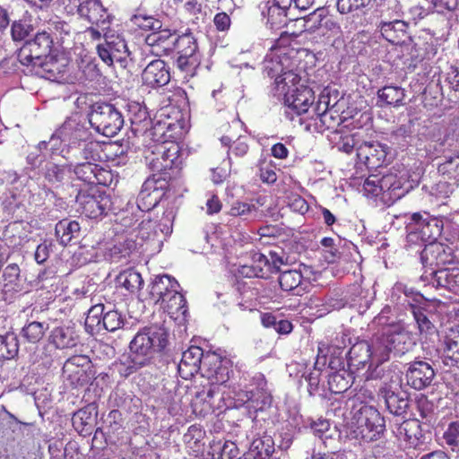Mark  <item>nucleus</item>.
Wrapping results in <instances>:
<instances>
[{"label":"nucleus","mask_w":459,"mask_h":459,"mask_svg":"<svg viewBox=\"0 0 459 459\" xmlns=\"http://www.w3.org/2000/svg\"><path fill=\"white\" fill-rule=\"evenodd\" d=\"M169 343V332L163 325H153L139 331L129 344L130 364L120 373L128 377L147 366L156 352L162 351Z\"/></svg>","instance_id":"nucleus-1"},{"label":"nucleus","mask_w":459,"mask_h":459,"mask_svg":"<svg viewBox=\"0 0 459 459\" xmlns=\"http://www.w3.org/2000/svg\"><path fill=\"white\" fill-rule=\"evenodd\" d=\"M415 345L413 335L402 325H391L374 337L377 364L387 361L390 355L401 357Z\"/></svg>","instance_id":"nucleus-2"},{"label":"nucleus","mask_w":459,"mask_h":459,"mask_svg":"<svg viewBox=\"0 0 459 459\" xmlns=\"http://www.w3.org/2000/svg\"><path fill=\"white\" fill-rule=\"evenodd\" d=\"M406 229L409 245H425L437 242L441 235L443 223L427 212H415L411 214Z\"/></svg>","instance_id":"nucleus-3"},{"label":"nucleus","mask_w":459,"mask_h":459,"mask_svg":"<svg viewBox=\"0 0 459 459\" xmlns=\"http://www.w3.org/2000/svg\"><path fill=\"white\" fill-rule=\"evenodd\" d=\"M89 122L99 134L113 137L123 128L125 120L114 105L102 102L91 106Z\"/></svg>","instance_id":"nucleus-4"},{"label":"nucleus","mask_w":459,"mask_h":459,"mask_svg":"<svg viewBox=\"0 0 459 459\" xmlns=\"http://www.w3.org/2000/svg\"><path fill=\"white\" fill-rule=\"evenodd\" d=\"M178 153L179 147L174 143L156 144L145 157L147 165L154 172L152 176H160L166 180L170 178L169 170L178 169L181 163Z\"/></svg>","instance_id":"nucleus-5"},{"label":"nucleus","mask_w":459,"mask_h":459,"mask_svg":"<svg viewBox=\"0 0 459 459\" xmlns=\"http://www.w3.org/2000/svg\"><path fill=\"white\" fill-rule=\"evenodd\" d=\"M356 438L365 442L378 439L385 429V421L381 413L373 406H362L354 416Z\"/></svg>","instance_id":"nucleus-6"},{"label":"nucleus","mask_w":459,"mask_h":459,"mask_svg":"<svg viewBox=\"0 0 459 459\" xmlns=\"http://www.w3.org/2000/svg\"><path fill=\"white\" fill-rule=\"evenodd\" d=\"M31 284L27 280L26 273L16 263L7 264L2 272L0 282V299L13 302L14 299L30 290Z\"/></svg>","instance_id":"nucleus-7"},{"label":"nucleus","mask_w":459,"mask_h":459,"mask_svg":"<svg viewBox=\"0 0 459 459\" xmlns=\"http://www.w3.org/2000/svg\"><path fill=\"white\" fill-rule=\"evenodd\" d=\"M173 50L177 51V67L186 76H194L201 65V54L198 50L196 39L191 33L176 36Z\"/></svg>","instance_id":"nucleus-8"},{"label":"nucleus","mask_w":459,"mask_h":459,"mask_svg":"<svg viewBox=\"0 0 459 459\" xmlns=\"http://www.w3.org/2000/svg\"><path fill=\"white\" fill-rule=\"evenodd\" d=\"M281 83V81H279ZM278 98H283L285 105L297 115H302L308 111L313 104L314 91L307 86L299 84V81L291 86V83L278 84V92L274 93Z\"/></svg>","instance_id":"nucleus-9"},{"label":"nucleus","mask_w":459,"mask_h":459,"mask_svg":"<svg viewBox=\"0 0 459 459\" xmlns=\"http://www.w3.org/2000/svg\"><path fill=\"white\" fill-rule=\"evenodd\" d=\"M263 71L266 76L274 78V93L278 92L279 81L286 86L289 83L295 86V83L300 81V77L293 72V64L286 54L267 56L264 62Z\"/></svg>","instance_id":"nucleus-10"},{"label":"nucleus","mask_w":459,"mask_h":459,"mask_svg":"<svg viewBox=\"0 0 459 459\" xmlns=\"http://www.w3.org/2000/svg\"><path fill=\"white\" fill-rule=\"evenodd\" d=\"M379 399L384 401L386 410L392 415L404 419L410 407L409 395L402 388L400 381L385 383L378 390Z\"/></svg>","instance_id":"nucleus-11"},{"label":"nucleus","mask_w":459,"mask_h":459,"mask_svg":"<svg viewBox=\"0 0 459 459\" xmlns=\"http://www.w3.org/2000/svg\"><path fill=\"white\" fill-rule=\"evenodd\" d=\"M97 52L108 65L117 63L120 67L126 68L132 60L125 39L118 36L106 37L105 41L97 46Z\"/></svg>","instance_id":"nucleus-12"},{"label":"nucleus","mask_w":459,"mask_h":459,"mask_svg":"<svg viewBox=\"0 0 459 459\" xmlns=\"http://www.w3.org/2000/svg\"><path fill=\"white\" fill-rule=\"evenodd\" d=\"M75 201L82 213L91 219L101 217L112 209L110 196L100 191L88 193L79 190Z\"/></svg>","instance_id":"nucleus-13"},{"label":"nucleus","mask_w":459,"mask_h":459,"mask_svg":"<svg viewBox=\"0 0 459 459\" xmlns=\"http://www.w3.org/2000/svg\"><path fill=\"white\" fill-rule=\"evenodd\" d=\"M53 39L46 30L38 32L35 37L27 40L19 49L17 57L22 65L30 66L33 62H39L49 54Z\"/></svg>","instance_id":"nucleus-14"},{"label":"nucleus","mask_w":459,"mask_h":459,"mask_svg":"<svg viewBox=\"0 0 459 459\" xmlns=\"http://www.w3.org/2000/svg\"><path fill=\"white\" fill-rule=\"evenodd\" d=\"M168 183L166 178L159 176L148 178L142 186L137 196V206L143 212H148L156 207L164 195Z\"/></svg>","instance_id":"nucleus-15"},{"label":"nucleus","mask_w":459,"mask_h":459,"mask_svg":"<svg viewBox=\"0 0 459 459\" xmlns=\"http://www.w3.org/2000/svg\"><path fill=\"white\" fill-rule=\"evenodd\" d=\"M420 279L438 289L443 288L454 293H459V268H430L422 273Z\"/></svg>","instance_id":"nucleus-16"},{"label":"nucleus","mask_w":459,"mask_h":459,"mask_svg":"<svg viewBox=\"0 0 459 459\" xmlns=\"http://www.w3.org/2000/svg\"><path fill=\"white\" fill-rule=\"evenodd\" d=\"M436 376L432 366L425 360H414L408 364L405 373L407 385L415 390L429 386Z\"/></svg>","instance_id":"nucleus-17"},{"label":"nucleus","mask_w":459,"mask_h":459,"mask_svg":"<svg viewBox=\"0 0 459 459\" xmlns=\"http://www.w3.org/2000/svg\"><path fill=\"white\" fill-rule=\"evenodd\" d=\"M98 161H83L71 163L72 171L77 179L88 185H108V178H111L110 172L101 168Z\"/></svg>","instance_id":"nucleus-18"},{"label":"nucleus","mask_w":459,"mask_h":459,"mask_svg":"<svg viewBox=\"0 0 459 459\" xmlns=\"http://www.w3.org/2000/svg\"><path fill=\"white\" fill-rule=\"evenodd\" d=\"M101 145L97 141L87 142L75 146H65L62 156L70 163L100 161Z\"/></svg>","instance_id":"nucleus-19"},{"label":"nucleus","mask_w":459,"mask_h":459,"mask_svg":"<svg viewBox=\"0 0 459 459\" xmlns=\"http://www.w3.org/2000/svg\"><path fill=\"white\" fill-rule=\"evenodd\" d=\"M388 147L378 142H364L356 147L357 157L368 169L382 167L385 162Z\"/></svg>","instance_id":"nucleus-20"},{"label":"nucleus","mask_w":459,"mask_h":459,"mask_svg":"<svg viewBox=\"0 0 459 459\" xmlns=\"http://www.w3.org/2000/svg\"><path fill=\"white\" fill-rule=\"evenodd\" d=\"M374 339L371 343L366 341L358 342L353 344L348 352V365L350 368L359 369L369 367L373 362L377 363V355L375 354Z\"/></svg>","instance_id":"nucleus-21"},{"label":"nucleus","mask_w":459,"mask_h":459,"mask_svg":"<svg viewBox=\"0 0 459 459\" xmlns=\"http://www.w3.org/2000/svg\"><path fill=\"white\" fill-rule=\"evenodd\" d=\"M391 429L399 440L406 442L411 446H417L422 437L420 423L415 419L403 420L402 422L397 419L391 424Z\"/></svg>","instance_id":"nucleus-22"},{"label":"nucleus","mask_w":459,"mask_h":459,"mask_svg":"<svg viewBox=\"0 0 459 459\" xmlns=\"http://www.w3.org/2000/svg\"><path fill=\"white\" fill-rule=\"evenodd\" d=\"M59 134L67 142L66 146H75L94 141L91 132L74 118H69L63 123L59 127Z\"/></svg>","instance_id":"nucleus-23"},{"label":"nucleus","mask_w":459,"mask_h":459,"mask_svg":"<svg viewBox=\"0 0 459 459\" xmlns=\"http://www.w3.org/2000/svg\"><path fill=\"white\" fill-rule=\"evenodd\" d=\"M68 13H74V9L78 14L89 21L92 24H100L105 22L106 10L102 6L100 0H80L76 5H67L65 9Z\"/></svg>","instance_id":"nucleus-24"},{"label":"nucleus","mask_w":459,"mask_h":459,"mask_svg":"<svg viewBox=\"0 0 459 459\" xmlns=\"http://www.w3.org/2000/svg\"><path fill=\"white\" fill-rule=\"evenodd\" d=\"M142 79L146 85L161 87L169 82L170 74L165 62L161 59H155L144 68Z\"/></svg>","instance_id":"nucleus-25"},{"label":"nucleus","mask_w":459,"mask_h":459,"mask_svg":"<svg viewBox=\"0 0 459 459\" xmlns=\"http://www.w3.org/2000/svg\"><path fill=\"white\" fill-rule=\"evenodd\" d=\"M176 35L168 29L152 31L145 38L146 44L156 56L167 55L174 48Z\"/></svg>","instance_id":"nucleus-26"},{"label":"nucleus","mask_w":459,"mask_h":459,"mask_svg":"<svg viewBox=\"0 0 459 459\" xmlns=\"http://www.w3.org/2000/svg\"><path fill=\"white\" fill-rule=\"evenodd\" d=\"M221 359L214 352H203L202 363L199 372L208 379H215L225 383L228 379V370L221 366Z\"/></svg>","instance_id":"nucleus-27"},{"label":"nucleus","mask_w":459,"mask_h":459,"mask_svg":"<svg viewBox=\"0 0 459 459\" xmlns=\"http://www.w3.org/2000/svg\"><path fill=\"white\" fill-rule=\"evenodd\" d=\"M203 350L198 346H191L182 353L181 360L178 366V373L184 379H188L199 373Z\"/></svg>","instance_id":"nucleus-28"},{"label":"nucleus","mask_w":459,"mask_h":459,"mask_svg":"<svg viewBox=\"0 0 459 459\" xmlns=\"http://www.w3.org/2000/svg\"><path fill=\"white\" fill-rule=\"evenodd\" d=\"M448 256L444 246L438 242L425 244L420 252V261L425 271L430 268L441 269L440 266L449 261Z\"/></svg>","instance_id":"nucleus-29"},{"label":"nucleus","mask_w":459,"mask_h":459,"mask_svg":"<svg viewBox=\"0 0 459 459\" xmlns=\"http://www.w3.org/2000/svg\"><path fill=\"white\" fill-rule=\"evenodd\" d=\"M175 289H180L175 278L167 274L159 275L150 286V295L155 303H161L174 292L172 290Z\"/></svg>","instance_id":"nucleus-30"},{"label":"nucleus","mask_w":459,"mask_h":459,"mask_svg":"<svg viewBox=\"0 0 459 459\" xmlns=\"http://www.w3.org/2000/svg\"><path fill=\"white\" fill-rule=\"evenodd\" d=\"M49 342L56 349H70L79 342V334L73 325H60L50 332Z\"/></svg>","instance_id":"nucleus-31"},{"label":"nucleus","mask_w":459,"mask_h":459,"mask_svg":"<svg viewBox=\"0 0 459 459\" xmlns=\"http://www.w3.org/2000/svg\"><path fill=\"white\" fill-rule=\"evenodd\" d=\"M30 66L36 74L51 81L57 79L64 72V65L48 55L40 58L39 62L31 63Z\"/></svg>","instance_id":"nucleus-32"},{"label":"nucleus","mask_w":459,"mask_h":459,"mask_svg":"<svg viewBox=\"0 0 459 459\" xmlns=\"http://www.w3.org/2000/svg\"><path fill=\"white\" fill-rule=\"evenodd\" d=\"M278 282L283 291L301 296L305 291L303 287V275L299 270H286L280 272Z\"/></svg>","instance_id":"nucleus-33"},{"label":"nucleus","mask_w":459,"mask_h":459,"mask_svg":"<svg viewBox=\"0 0 459 459\" xmlns=\"http://www.w3.org/2000/svg\"><path fill=\"white\" fill-rule=\"evenodd\" d=\"M444 363L455 366L459 363V329L450 328L444 338Z\"/></svg>","instance_id":"nucleus-34"},{"label":"nucleus","mask_w":459,"mask_h":459,"mask_svg":"<svg viewBox=\"0 0 459 459\" xmlns=\"http://www.w3.org/2000/svg\"><path fill=\"white\" fill-rule=\"evenodd\" d=\"M208 386H204L202 392L196 395L197 399L203 400L209 409L221 408V402L224 399V383L211 379Z\"/></svg>","instance_id":"nucleus-35"},{"label":"nucleus","mask_w":459,"mask_h":459,"mask_svg":"<svg viewBox=\"0 0 459 459\" xmlns=\"http://www.w3.org/2000/svg\"><path fill=\"white\" fill-rule=\"evenodd\" d=\"M72 172L71 163L58 165L56 163H48L44 169V178L51 186L58 188L62 186L69 178Z\"/></svg>","instance_id":"nucleus-36"},{"label":"nucleus","mask_w":459,"mask_h":459,"mask_svg":"<svg viewBox=\"0 0 459 459\" xmlns=\"http://www.w3.org/2000/svg\"><path fill=\"white\" fill-rule=\"evenodd\" d=\"M407 23L400 19L382 20L379 24L382 36L391 43H398L407 30Z\"/></svg>","instance_id":"nucleus-37"},{"label":"nucleus","mask_w":459,"mask_h":459,"mask_svg":"<svg viewBox=\"0 0 459 459\" xmlns=\"http://www.w3.org/2000/svg\"><path fill=\"white\" fill-rule=\"evenodd\" d=\"M55 231L60 243L66 246L71 243L73 239L79 238L81 227L78 221L65 219L56 223Z\"/></svg>","instance_id":"nucleus-38"},{"label":"nucleus","mask_w":459,"mask_h":459,"mask_svg":"<svg viewBox=\"0 0 459 459\" xmlns=\"http://www.w3.org/2000/svg\"><path fill=\"white\" fill-rule=\"evenodd\" d=\"M327 349V345L324 342H319L318 344V354L316 358V361L314 365V369L309 372L307 375L304 376L306 381L308 383L307 391L310 395H313L318 389L319 385V377L321 374L322 368L321 366L325 365V351Z\"/></svg>","instance_id":"nucleus-39"},{"label":"nucleus","mask_w":459,"mask_h":459,"mask_svg":"<svg viewBox=\"0 0 459 459\" xmlns=\"http://www.w3.org/2000/svg\"><path fill=\"white\" fill-rule=\"evenodd\" d=\"M30 226L23 221H13L8 224L4 236L10 239L13 247H22L29 240Z\"/></svg>","instance_id":"nucleus-40"},{"label":"nucleus","mask_w":459,"mask_h":459,"mask_svg":"<svg viewBox=\"0 0 459 459\" xmlns=\"http://www.w3.org/2000/svg\"><path fill=\"white\" fill-rule=\"evenodd\" d=\"M274 452V442L271 436L255 438L250 446L249 458L269 459Z\"/></svg>","instance_id":"nucleus-41"},{"label":"nucleus","mask_w":459,"mask_h":459,"mask_svg":"<svg viewBox=\"0 0 459 459\" xmlns=\"http://www.w3.org/2000/svg\"><path fill=\"white\" fill-rule=\"evenodd\" d=\"M94 409L91 406L84 407L77 411L73 418V426L82 436H88L91 433L95 418L92 414Z\"/></svg>","instance_id":"nucleus-42"},{"label":"nucleus","mask_w":459,"mask_h":459,"mask_svg":"<svg viewBox=\"0 0 459 459\" xmlns=\"http://www.w3.org/2000/svg\"><path fill=\"white\" fill-rule=\"evenodd\" d=\"M46 322L28 321L21 330V338L29 343H38L48 329Z\"/></svg>","instance_id":"nucleus-43"},{"label":"nucleus","mask_w":459,"mask_h":459,"mask_svg":"<svg viewBox=\"0 0 459 459\" xmlns=\"http://www.w3.org/2000/svg\"><path fill=\"white\" fill-rule=\"evenodd\" d=\"M172 291L174 292L160 305L171 316L178 314L184 316L186 312V300L180 293V289H175Z\"/></svg>","instance_id":"nucleus-44"},{"label":"nucleus","mask_w":459,"mask_h":459,"mask_svg":"<svg viewBox=\"0 0 459 459\" xmlns=\"http://www.w3.org/2000/svg\"><path fill=\"white\" fill-rule=\"evenodd\" d=\"M205 432L198 426L192 425L184 435V442L187 448L194 454L198 455L204 451V438Z\"/></svg>","instance_id":"nucleus-45"},{"label":"nucleus","mask_w":459,"mask_h":459,"mask_svg":"<svg viewBox=\"0 0 459 459\" xmlns=\"http://www.w3.org/2000/svg\"><path fill=\"white\" fill-rule=\"evenodd\" d=\"M403 181L395 173H387L380 177V188L382 193H389L390 198H400L403 193L401 191Z\"/></svg>","instance_id":"nucleus-46"},{"label":"nucleus","mask_w":459,"mask_h":459,"mask_svg":"<svg viewBox=\"0 0 459 459\" xmlns=\"http://www.w3.org/2000/svg\"><path fill=\"white\" fill-rule=\"evenodd\" d=\"M377 97L386 105L401 106L405 97L404 90L398 86H385L378 90Z\"/></svg>","instance_id":"nucleus-47"},{"label":"nucleus","mask_w":459,"mask_h":459,"mask_svg":"<svg viewBox=\"0 0 459 459\" xmlns=\"http://www.w3.org/2000/svg\"><path fill=\"white\" fill-rule=\"evenodd\" d=\"M117 282L119 286L124 287L128 291L134 292L142 287L143 280L138 272L133 269H128L117 275Z\"/></svg>","instance_id":"nucleus-48"},{"label":"nucleus","mask_w":459,"mask_h":459,"mask_svg":"<svg viewBox=\"0 0 459 459\" xmlns=\"http://www.w3.org/2000/svg\"><path fill=\"white\" fill-rule=\"evenodd\" d=\"M18 351V339L13 333L0 335V359H13Z\"/></svg>","instance_id":"nucleus-49"},{"label":"nucleus","mask_w":459,"mask_h":459,"mask_svg":"<svg viewBox=\"0 0 459 459\" xmlns=\"http://www.w3.org/2000/svg\"><path fill=\"white\" fill-rule=\"evenodd\" d=\"M212 449V459H238L242 455L237 445L230 441H226L223 445L221 442L214 443Z\"/></svg>","instance_id":"nucleus-50"},{"label":"nucleus","mask_w":459,"mask_h":459,"mask_svg":"<svg viewBox=\"0 0 459 459\" xmlns=\"http://www.w3.org/2000/svg\"><path fill=\"white\" fill-rule=\"evenodd\" d=\"M351 375L345 370H339L329 375L328 385L332 393L341 394L349 389L351 385Z\"/></svg>","instance_id":"nucleus-51"},{"label":"nucleus","mask_w":459,"mask_h":459,"mask_svg":"<svg viewBox=\"0 0 459 459\" xmlns=\"http://www.w3.org/2000/svg\"><path fill=\"white\" fill-rule=\"evenodd\" d=\"M65 142L61 134H59V128L51 135L48 141H41L38 144V150L44 155H56L58 153L62 154V143Z\"/></svg>","instance_id":"nucleus-52"},{"label":"nucleus","mask_w":459,"mask_h":459,"mask_svg":"<svg viewBox=\"0 0 459 459\" xmlns=\"http://www.w3.org/2000/svg\"><path fill=\"white\" fill-rule=\"evenodd\" d=\"M438 172L447 179L459 181V152L446 157V160L438 166Z\"/></svg>","instance_id":"nucleus-53"},{"label":"nucleus","mask_w":459,"mask_h":459,"mask_svg":"<svg viewBox=\"0 0 459 459\" xmlns=\"http://www.w3.org/2000/svg\"><path fill=\"white\" fill-rule=\"evenodd\" d=\"M106 307L103 304H97L92 306L85 318V327L91 332L100 331L102 325V318L105 315Z\"/></svg>","instance_id":"nucleus-54"},{"label":"nucleus","mask_w":459,"mask_h":459,"mask_svg":"<svg viewBox=\"0 0 459 459\" xmlns=\"http://www.w3.org/2000/svg\"><path fill=\"white\" fill-rule=\"evenodd\" d=\"M252 385L256 394V396L261 399V407L266 404H270L272 402V396L267 389V382L264 376L262 373H255L252 377Z\"/></svg>","instance_id":"nucleus-55"},{"label":"nucleus","mask_w":459,"mask_h":459,"mask_svg":"<svg viewBox=\"0 0 459 459\" xmlns=\"http://www.w3.org/2000/svg\"><path fill=\"white\" fill-rule=\"evenodd\" d=\"M229 213L231 216H239L245 220H253L258 216V208L253 204L235 202L232 204Z\"/></svg>","instance_id":"nucleus-56"},{"label":"nucleus","mask_w":459,"mask_h":459,"mask_svg":"<svg viewBox=\"0 0 459 459\" xmlns=\"http://www.w3.org/2000/svg\"><path fill=\"white\" fill-rule=\"evenodd\" d=\"M315 112L316 115L319 117L320 122L327 128H330L332 125L328 122V116L331 115L329 93L323 92L319 95L318 100L315 107Z\"/></svg>","instance_id":"nucleus-57"},{"label":"nucleus","mask_w":459,"mask_h":459,"mask_svg":"<svg viewBox=\"0 0 459 459\" xmlns=\"http://www.w3.org/2000/svg\"><path fill=\"white\" fill-rule=\"evenodd\" d=\"M326 14L325 8H316L314 12L304 17L305 30L310 32H318L322 30V22Z\"/></svg>","instance_id":"nucleus-58"},{"label":"nucleus","mask_w":459,"mask_h":459,"mask_svg":"<svg viewBox=\"0 0 459 459\" xmlns=\"http://www.w3.org/2000/svg\"><path fill=\"white\" fill-rule=\"evenodd\" d=\"M124 325V316L116 309H109L105 312L102 318L101 329L108 332H115Z\"/></svg>","instance_id":"nucleus-59"},{"label":"nucleus","mask_w":459,"mask_h":459,"mask_svg":"<svg viewBox=\"0 0 459 459\" xmlns=\"http://www.w3.org/2000/svg\"><path fill=\"white\" fill-rule=\"evenodd\" d=\"M131 21L134 22V24L143 30H151L155 31L156 30L162 28L161 22L154 19L152 16H147L140 13L134 14Z\"/></svg>","instance_id":"nucleus-60"},{"label":"nucleus","mask_w":459,"mask_h":459,"mask_svg":"<svg viewBox=\"0 0 459 459\" xmlns=\"http://www.w3.org/2000/svg\"><path fill=\"white\" fill-rule=\"evenodd\" d=\"M287 10L288 9H281V6H278V4H275L269 6L267 10L268 22H270L273 27L284 24L286 22Z\"/></svg>","instance_id":"nucleus-61"},{"label":"nucleus","mask_w":459,"mask_h":459,"mask_svg":"<svg viewBox=\"0 0 459 459\" xmlns=\"http://www.w3.org/2000/svg\"><path fill=\"white\" fill-rule=\"evenodd\" d=\"M129 120L132 126H138L144 123V126L148 125V112L145 108L141 107L137 103H134L129 106Z\"/></svg>","instance_id":"nucleus-62"},{"label":"nucleus","mask_w":459,"mask_h":459,"mask_svg":"<svg viewBox=\"0 0 459 459\" xmlns=\"http://www.w3.org/2000/svg\"><path fill=\"white\" fill-rule=\"evenodd\" d=\"M443 438L447 446L453 450L459 446V421L451 422L443 435Z\"/></svg>","instance_id":"nucleus-63"},{"label":"nucleus","mask_w":459,"mask_h":459,"mask_svg":"<svg viewBox=\"0 0 459 459\" xmlns=\"http://www.w3.org/2000/svg\"><path fill=\"white\" fill-rule=\"evenodd\" d=\"M267 256L269 257V270L273 269L276 272H281V266L287 262L285 253L280 248L270 250Z\"/></svg>","instance_id":"nucleus-64"}]
</instances>
